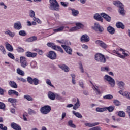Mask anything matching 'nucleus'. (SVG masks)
I'll return each mask as SVG.
<instances>
[{"mask_svg":"<svg viewBox=\"0 0 130 130\" xmlns=\"http://www.w3.org/2000/svg\"><path fill=\"white\" fill-rule=\"evenodd\" d=\"M83 27L84 25L82 24V23H76L75 27H73L71 28H70V27L66 26V31H67V32H74L75 31H77V30H79V29H81Z\"/></svg>","mask_w":130,"mask_h":130,"instance_id":"obj_1","label":"nucleus"},{"mask_svg":"<svg viewBox=\"0 0 130 130\" xmlns=\"http://www.w3.org/2000/svg\"><path fill=\"white\" fill-rule=\"evenodd\" d=\"M50 6L51 10L58 11L59 10V5L56 0H49Z\"/></svg>","mask_w":130,"mask_h":130,"instance_id":"obj_2","label":"nucleus"},{"mask_svg":"<svg viewBox=\"0 0 130 130\" xmlns=\"http://www.w3.org/2000/svg\"><path fill=\"white\" fill-rule=\"evenodd\" d=\"M47 45L48 47H51L54 50H57V51H60L61 53H63V50L61 47L57 46L54 43H47Z\"/></svg>","mask_w":130,"mask_h":130,"instance_id":"obj_3","label":"nucleus"},{"mask_svg":"<svg viewBox=\"0 0 130 130\" xmlns=\"http://www.w3.org/2000/svg\"><path fill=\"white\" fill-rule=\"evenodd\" d=\"M27 81L30 85H34L35 86H37L39 85L40 81L37 78H32L31 77L28 76L27 78Z\"/></svg>","mask_w":130,"mask_h":130,"instance_id":"obj_4","label":"nucleus"},{"mask_svg":"<svg viewBox=\"0 0 130 130\" xmlns=\"http://www.w3.org/2000/svg\"><path fill=\"white\" fill-rule=\"evenodd\" d=\"M113 4L117 7H119V12L121 15H124V8L123 5L120 1H114Z\"/></svg>","mask_w":130,"mask_h":130,"instance_id":"obj_5","label":"nucleus"},{"mask_svg":"<svg viewBox=\"0 0 130 130\" xmlns=\"http://www.w3.org/2000/svg\"><path fill=\"white\" fill-rule=\"evenodd\" d=\"M40 111L42 114H48L51 111V107L49 105H45L40 108Z\"/></svg>","mask_w":130,"mask_h":130,"instance_id":"obj_6","label":"nucleus"},{"mask_svg":"<svg viewBox=\"0 0 130 130\" xmlns=\"http://www.w3.org/2000/svg\"><path fill=\"white\" fill-rule=\"evenodd\" d=\"M104 79L105 81H107V82H108V83L112 88H113V87L115 86V81H114V79L109 75H106L104 76Z\"/></svg>","mask_w":130,"mask_h":130,"instance_id":"obj_7","label":"nucleus"},{"mask_svg":"<svg viewBox=\"0 0 130 130\" xmlns=\"http://www.w3.org/2000/svg\"><path fill=\"white\" fill-rule=\"evenodd\" d=\"M119 50L122 52L123 55L120 54V53H119L117 51H114V52L119 57H120V58H125V57H126V56H128V53H127V51L121 48L119 49Z\"/></svg>","mask_w":130,"mask_h":130,"instance_id":"obj_8","label":"nucleus"},{"mask_svg":"<svg viewBox=\"0 0 130 130\" xmlns=\"http://www.w3.org/2000/svg\"><path fill=\"white\" fill-rule=\"evenodd\" d=\"M95 59L98 61H100V62H105L106 61V59H105V57L104 55L98 53L95 55Z\"/></svg>","mask_w":130,"mask_h":130,"instance_id":"obj_9","label":"nucleus"},{"mask_svg":"<svg viewBox=\"0 0 130 130\" xmlns=\"http://www.w3.org/2000/svg\"><path fill=\"white\" fill-rule=\"evenodd\" d=\"M20 62L22 68H26V67L28 66V61H27V58H25V57H20Z\"/></svg>","mask_w":130,"mask_h":130,"instance_id":"obj_10","label":"nucleus"},{"mask_svg":"<svg viewBox=\"0 0 130 130\" xmlns=\"http://www.w3.org/2000/svg\"><path fill=\"white\" fill-rule=\"evenodd\" d=\"M47 56L50 59H56V53L53 51H50L47 54Z\"/></svg>","mask_w":130,"mask_h":130,"instance_id":"obj_11","label":"nucleus"},{"mask_svg":"<svg viewBox=\"0 0 130 130\" xmlns=\"http://www.w3.org/2000/svg\"><path fill=\"white\" fill-rule=\"evenodd\" d=\"M118 93L123 96V97H125L127 99L130 100V92L128 91H123V90H121L118 91Z\"/></svg>","mask_w":130,"mask_h":130,"instance_id":"obj_12","label":"nucleus"},{"mask_svg":"<svg viewBox=\"0 0 130 130\" xmlns=\"http://www.w3.org/2000/svg\"><path fill=\"white\" fill-rule=\"evenodd\" d=\"M93 28V30L99 31V32H103V31H104L103 27L100 26V25H99V23H95L94 24V26Z\"/></svg>","mask_w":130,"mask_h":130,"instance_id":"obj_13","label":"nucleus"},{"mask_svg":"<svg viewBox=\"0 0 130 130\" xmlns=\"http://www.w3.org/2000/svg\"><path fill=\"white\" fill-rule=\"evenodd\" d=\"M66 45H71V42L70 41H66ZM66 46V52L68 53V54H72V52H73V50L71 47Z\"/></svg>","mask_w":130,"mask_h":130,"instance_id":"obj_14","label":"nucleus"},{"mask_svg":"<svg viewBox=\"0 0 130 130\" xmlns=\"http://www.w3.org/2000/svg\"><path fill=\"white\" fill-rule=\"evenodd\" d=\"M8 101L12 104V106H13L14 108H16V105H17L16 103H18V100L15 98H8Z\"/></svg>","mask_w":130,"mask_h":130,"instance_id":"obj_15","label":"nucleus"},{"mask_svg":"<svg viewBox=\"0 0 130 130\" xmlns=\"http://www.w3.org/2000/svg\"><path fill=\"white\" fill-rule=\"evenodd\" d=\"M95 43L104 49H106L108 46L107 45H106V44H105V43L103 42L102 41L97 40L95 41Z\"/></svg>","mask_w":130,"mask_h":130,"instance_id":"obj_16","label":"nucleus"},{"mask_svg":"<svg viewBox=\"0 0 130 130\" xmlns=\"http://www.w3.org/2000/svg\"><path fill=\"white\" fill-rule=\"evenodd\" d=\"M10 126H11V127H12V128H13V129H14V130H21L22 129V128H21V126L19 124H18L15 122L11 123Z\"/></svg>","mask_w":130,"mask_h":130,"instance_id":"obj_17","label":"nucleus"},{"mask_svg":"<svg viewBox=\"0 0 130 130\" xmlns=\"http://www.w3.org/2000/svg\"><path fill=\"white\" fill-rule=\"evenodd\" d=\"M25 55L27 57H29L31 58H35L37 56V53H32L30 51H27L25 52Z\"/></svg>","mask_w":130,"mask_h":130,"instance_id":"obj_18","label":"nucleus"},{"mask_svg":"<svg viewBox=\"0 0 130 130\" xmlns=\"http://www.w3.org/2000/svg\"><path fill=\"white\" fill-rule=\"evenodd\" d=\"M75 100H76V103L75 104L74 106H73V109L76 110L80 107L81 105V103L80 102V101L78 98L73 99V101H75Z\"/></svg>","mask_w":130,"mask_h":130,"instance_id":"obj_19","label":"nucleus"},{"mask_svg":"<svg viewBox=\"0 0 130 130\" xmlns=\"http://www.w3.org/2000/svg\"><path fill=\"white\" fill-rule=\"evenodd\" d=\"M81 41L82 42H88L90 41V38L87 35H84L81 38Z\"/></svg>","mask_w":130,"mask_h":130,"instance_id":"obj_20","label":"nucleus"},{"mask_svg":"<svg viewBox=\"0 0 130 130\" xmlns=\"http://www.w3.org/2000/svg\"><path fill=\"white\" fill-rule=\"evenodd\" d=\"M101 16H102L104 19L107 21V22H110V21H111V17L104 13H101Z\"/></svg>","mask_w":130,"mask_h":130,"instance_id":"obj_21","label":"nucleus"},{"mask_svg":"<svg viewBox=\"0 0 130 130\" xmlns=\"http://www.w3.org/2000/svg\"><path fill=\"white\" fill-rule=\"evenodd\" d=\"M8 93L9 96H12V95H15L17 97L19 96V92L14 90L10 89L8 90Z\"/></svg>","mask_w":130,"mask_h":130,"instance_id":"obj_22","label":"nucleus"},{"mask_svg":"<svg viewBox=\"0 0 130 130\" xmlns=\"http://www.w3.org/2000/svg\"><path fill=\"white\" fill-rule=\"evenodd\" d=\"M90 83L92 85V88L94 90V91L96 92V94H98V95H100L101 93L100 92V90H99V86L93 84L92 82H90Z\"/></svg>","mask_w":130,"mask_h":130,"instance_id":"obj_23","label":"nucleus"},{"mask_svg":"<svg viewBox=\"0 0 130 130\" xmlns=\"http://www.w3.org/2000/svg\"><path fill=\"white\" fill-rule=\"evenodd\" d=\"M14 28L16 29V30H21V29H22V24H21L20 21H18L14 23Z\"/></svg>","mask_w":130,"mask_h":130,"instance_id":"obj_24","label":"nucleus"},{"mask_svg":"<svg viewBox=\"0 0 130 130\" xmlns=\"http://www.w3.org/2000/svg\"><path fill=\"white\" fill-rule=\"evenodd\" d=\"M48 97L51 100H55V94L52 91H49L48 93Z\"/></svg>","mask_w":130,"mask_h":130,"instance_id":"obj_25","label":"nucleus"},{"mask_svg":"<svg viewBox=\"0 0 130 130\" xmlns=\"http://www.w3.org/2000/svg\"><path fill=\"white\" fill-rule=\"evenodd\" d=\"M94 20H96V21H100V22H103V18L98 13L94 14Z\"/></svg>","mask_w":130,"mask_h":130,"instance_id":"obj_26","label":"nucleus"},{"mask_svg":"<svg viewBox=\"0 0 130 130\" xmlns=\"http://www.w3.org/2000/svg\"><path fill=\"white\" fill-rule=\"evenodd\" d=\"M85 125L88 126V127H93V126H96V125H99L100 123L99 122L95 123H85Z\"/></svg>","mask_w":130,"mask_h":130,"instance_id":"obj_27","label":"nucleus"},{"mask_svg":"<svg viewBox=\"0 0 130 130\" xmlns=\"http://www.w3.org/2000/svg\"><path fill=\"white\" fill-rule=\"evenodd\" d=\"M9 84L11 88H13L14 89H17L18 88V85L14 81H10Z\"/></svg>","mask_w":130,"mask_h":130,"instance_id":"obj_28","label":"nucleus"},{"mask_svg":"<svg viewBox=\"0 0 130 130\" xmlns=\"http://www.w3.org/2000/svg\"><path fill=\"white\" fill-rule=\"evenodd\" d=\"M37 40V37L32 36L30 38H28L25 40L26 42H33V41H36Z\"/></svg>","mask_w":130,"mask_h":130,"instance_id":"obj_29","label":"nucleus"},{"mask_svg":"<svg viewBox=\"0 0 130 130\" xmlns=\"http://www.w3.org/2000/svg\"><path fill=\"white\" fill-rule=\"evenodd\" d=\"M64 29V26H61L58 28L53 29V32L55 33H58V32H62Z\"/></svg>","mask_w":130,"mask_h":130,"instance_id":"obj_30","label":"nucleus"},{"mask_svg":"<svg viewBox=\"0 0 130 130\" xmlns=\"http://www.w3.org/2000/svg\"><path fill=\"white\" fill-rule=\"evenodd\" d=\"M107 30L109 32V33H110V34L113 35L115 33V29L111 26H109L107 28Z\"/></svg>","mask_w":130,"mask_h":130,"instance_id":"obj_31","label":"nucleus"},{"mask_svg":"<svg viewBox=\"0 0 130 130\" xmlns=\"http://www.w3.org/2000/svg\"><path fill=\"white\" fill-rule=\"evenodd\" d=\"M5 34H6L7 35H9L10 37H14L15 36V32H11L10 30L7 29L6 31H5Z\"/></svg>","mask_w":130,"mask_h":130,"instance_id":"obj_32","label":"nucleus"},{"mask_svg":"<svg viewBox=\"0 0 130 130\" xmlns=\"http://www.w3.org/2000/svg\"><path fill=\"white\" fill-rule=\"evenodd\" d=\"M117 85L120 89H122V88L124 87L125 84H124V82L122 81H117Z\"/></svg>","mask_w":130,"mask_h":130,"instance_id":"obj_33","label":"nucleus"},{"mask_svg":"<svg viewBox=\"0 0 130 130\" xmlns=\"http://www.w3.org/2000/svg\"><path fill=\"white\" fill-rule=\"evenodd\" d=\"M96 111L97 112H104V111H106V107L103 108L98 107L96 108Z\"/></svg>","mask_w":130,"mask_h":130,"instance_id":"obj_34","label":"nucleus"},{"mask_svg":"<svg viewBox=\"0 0 130 130\" xmlns=\"http://www.w3.org/2000/svg\"><path fill=\"white\" fill-rule=\"evenodd\" d=\"M17 73L18 75L20 76H25V72L21 70L20 68L17 69Z\"/></svg>","mask_w":130,"mask_h":130,"instance_id":"obj_35","label":"nucleus"},{"mask_svg":"<svg viewBox=\"0 0 130 130\" xmlns=\"http://www.w3.org/2000/svg\"><path fill=\"white\" fill-rule=\"evenodd\" d=\"M116 26L117 28L121 29H124V25L121 22H118L116 23Z\"/></svg>","mask_w":130,"mask_h":130,"instance_id":"obj_36","label":"nucleus"},{"mask_svg":"<svg viewBox=\"0 0 130 130\" xmlns=\"http://www.w3.org/2000/svg\"><path fill=\"white\" fill-rule=\"evenodd\" d=\"M72 13L73 16H74V17H77V16L79 15V11L76 10L75 9H72Z\"/></svg>","mask_w":130,"mask_h":130,"instance_id":"obj_37","label":"nucleus"},{"mask_svg":"<svg viewBox=\"0 0 130 130\" xmlns=\"http://www.w3.org/2000/svg\"><path fill=\"white\" fill-rule=\"evenodd\" d=\"M118 116H120V117H125V113L122 111H120L118 113Z\"/></svg>","mask_w":130,"mask_h":130,"instance_id":"obj_38","label":"nucleus"},{"mask_svg":"<svg viewBox=\"0 0 130 130\" xmlns=\"http://www.w3.org/2000/svg\"><path fill=\"white\" fill-rule=\"evenodd\" d=\"M73 113L77 117H78L79 118H82L83 116H82V115L80 113H76L75 111H73Z\"/></svg>","mask_w":130,"mask_h":130,"instance_id":"obj_39","label":"nucleus"},{"mask_svg":"<svg viewBox=\"0 0 130 130\" xmlns=\"http://www.w3.org/2000/svg\"><path fill=\"white\" fill-rule=\"evenodd\" d=\"M6 49L9 51H13V47H12V45L11 44H8L6 45Z\"/></svg>","mask_w":130,"mask_h":130,"instance_id":"obj_40","label":"nucleus"},{"mask_svg":"<svg viewBox=\"0 0 130 130\" xmlns=\"http://www.w3.org/2000/svg\"><path fill=\"white\" fill-rule=\"evenodd\" d=\"M107 110L109 112H112L114 110V106H109L108 107H106V110Z\"/></svg>","mask_w":130,"mask_h":130,"instance_id":"obj_41","label":"nucleus"},{"mask_svg":"<svg viewBox=\"0 0 130 130\" xmlns=\"http://www.w3.org/2000/svg\"><path fill=\"white\" fill-rule=\"evenodd\" d=\"M24 99H26L28 101H33V98L30 95H24Z\"/></svg>","mask_w":130,"mask_h":130,"instance_id":"obj_42","label":"nucleus"},{"mask_svg":"<svg viewBox=\"0 0 130 130\" xmlns=\"http://www.w3.org/2000/svg\"><path fill=\"white\" fill-rule=\"evenodd\" d=\"M29 15L31 18H35V12L33 10H30L29 11Z\"/></svg>","mask_w":130,"mask_h":130,"instance_id":"obj_43","label":"nucleus"},{"mask_svg":"<svg viewBox=\"0 0 130 130\" xmlns=\"http://www.w3.org/2000/svg\"><path fill=\"white\" fill-rule=\"evenodd\" d=\"M110 70L108 67H103L101 68V71L102 72H109Z\"/></svg>","mask_w":130,"mask_h":130,"instance_id":"obj_44","label":"nucleus"},{"mask_svg":"<svg viewBox=\"0 0 130 130\" xmlns=\"http://www.w3.org/2000/svg\"><path fill=\"white\" fill-rule=\"evenodd\" d=\"M36 111H35L34 110H32V109H28V114H30V115L36 114Z\"/></svg>","mask_w":130,"mask_h":130,"instance_id":"obj_45","label":"nucleus"},{"mask_svg":"<svg viewBox=\"0 0 130 130\" xmlns=\"http://www.w3.org/2000/svg\"><path fill=\"white\" fill-rule=\"evenodd\" d=\"M19 35H20V36H26L27 35V33H26L25 30H20L19 31Z\"/></svg>","mask_w":130,"mask_h":130,"instance_id":"obj_46","label":"nucleus"},{"mask_svg":"<svg viewBox=\"0 0 130 130\" xmlns=\"http://www.w3.org/2000/svg\"><path fill=\"white\" fill-rule=\"evenodd\" d=\"M68 124L69 126H70L71 127H73V128H76V125L73 123V121H69L68 122Z\"/></svg>","mask_w":130,"mask_h":130,"instance_id":"obj_47","label":"nucleus"},{"mask_svg":"<svg viewBox=\"0 0 130 130\" xmlns=\"http://www.w3.org/2000/svg\"><path fill=\"white\" fill-rule=\"evenodd\" d=\"M0 50L1 51H2L3 54H6V53H7L5 47H4V46H3L2 45L0 46Z\"/></svg>","mask_w":130,"mask_h":130,"instance_id":"obj_48","label":"nucleus"},{"mask_svg":"<svg viewBox=\"0 0 130 130\" xmlns=\"http://www.w3.org/2000/svg\"><path fill=\"white\" fill-rule=\"evenodd\" d=\"M113 103L116 106H119V105L121 104V103L117 100H114Z\"/></svg>","mask_w":130,"mask_h":130,"instance_id":"obj_49","label":"nucleus"},{"mask_svg":"<svg viewBox=\"0 0 130 130\" xmlns=\"http://www.w3.org/2000/svg\"><path fill=\"white\" fill-rule=\"evenodd\" d=\"M16 50L18 52H24L25 51V50L21 47H18Z\"/></svg>","mask_w":130,"mask_h":130,"instance_id":"obj_50","label":"nucleus"},{"mask_svg":"<svg viewBox=\"0 0 130 130\" xmlns=\"http://www.w3.org/2000/svg\"><path fill=\"white\" fill-rule=\"evenodd\" d=\"M46 84H47V85H49V86H50L51 87H52V88H54V86H53V85L51 84V81H50V80L47 79Z\"/></svg>","mask_w":130,"mask_h":130,"instance_id":"obj_51","label":"nucleus"},{"mask_svg":"<svg viewBox=\"0 0 130 130\" xmlns=\"http://www.w3.org/2000/svg\"><path fill=\"white\" fill-rule=\"evenodd\" d=\"M104 99H112V98H113V96H112V95L111 94H108L106 95H105L104 96Z\"/></svg>","mask_w":130,"mask_h":130,"instance_id":"obj_52","label":"nucleus"},{"mask_svg":"<svg viewBox=\"0 0 130 130\" xmlns=\"http://www.w3.org/2000/svg\"><path fill=\"white\" fill-rule=\"evenodd\" d=\"M58 67L62 70V71H64V72H66V65L65 64H60L58 65Z\"/></svg>","mask_w":130,"mask_h":130,"instance_id":"obj_53","label":"nucleus"},{"mask_svg":"<svg viewBox=\"0 0 130 130\" xmlns=\"http://www.w3.org/2000/svg\"><path fill=\"white\" fill-rule=\"evenodd\" d=\"M112 119L114 121H117V122L120 121V118H116V117L114 116H112Z\"/></svg>","mask_w":130,"mask_h":130,"instance_id":"obj_54","label":"nucleus"},{"mask_svg":"<svg viewBox=\"0 0 130 130\" xmlns=\"http://www.w3.org/2000/svg\"><path fill=\"white\" fill-rule=\"evenodd\" d=\"M6 108V104L3 102H0V109H5Z\"/></svg>","mask_w":130,"mask_h":130,"instance_id":"obj_55","label":"nucleus"},{"mask_svg":"<svg viewBox=\"0 0 130 130\" xmlns=\"http://www.w3.org/2000/svg\"><path fill=\"white\" fill-rule=\"evenodd\" d=\"M0 129L8 130V127H7V126H5L4 127V124H0Z\"/></svg>","mask_w":130,"mask_h":130,"instance_id":"obj_56","label":"nucleus"},{"mask_svg":"<svg viewBox=\"0 0 130 130\" xmlns=\"http://www.w3.org/2000/svg\"><path fill=\"white\" fill-rule=\"evenodd\" d=\"M34 21H35V22H37V23H38V24H41L42 21L41 20H39V19L37 18L36 17H34L33 18Z\"/></svg>","mask_w":130,"mask_h":130,"instance_id":"obj_57","label":"nucleus"},{"mask_svg":"<svg viewBox=\"0 0 130 130\" xmlns=\"http://www.w3.org/2000/svg\"><path fill=\"white\" fill-rule=\"evenodd\" d=\"M18 80H19L20 82H22V83L27 82V80L25 79H24L23 78H18Z\"/></svg>","mask_w":130,"mask_h":130,"instance_id":"obj_58","label":"nucleus"},{"mask_svg":"<svg viewBox=\"0 0 130 130\" xmlns=\"http://www.w3.org/2000/svg\"><path fill=\"white\" fill-rule=\"evenodd\" d=\"M8 56L12 59H15V56H14V55L12 53H9Z\"/></svg>","mask_w":130,"mask_h":130,"instance_id":"obj_59","label":"nucleus"},{"mask_svg":"<svg viewBox=\"0 0 130 130\" xmlns=\"http://www.w3.org/2000/svg\"><path fill=\"white\" fill-rule=\"evenodd\" d=\"M57 42L60 43V44H66V41L64 40H57Z\"/></svg>","mask_w":130,"mask_h":130,"instance_id":"obj_60","label":"nucleus"},{"mask_svg":"<svg viewBox=\"0 0 130 130\" xmlns=\"http://www.w3.org/2000/svg\"><path fill=\"white\" fill-rule=\"evenodd\" d=\"M79 69H81L82 73H84V69H83V66L82 65V62H80L79 63Z\"/></svg>","mask_w":130,"mask_h":130,"instance_id":"obj_61","label":"nucleus"},{"mask_svg":"<svg viewBox=\"0 0 130 130\" xmlns=\"http://www.w3.org/2000/svg\"><path fill=\"white\" fill-rule=\"evenodd\" d=\"M89 130H101V128L99 126L91 128Z\"/></svg>","mask_w":130,"mask_h":130,"instance_id":"obj_62","label":"nucleus"},{"mask_svg":"<svg viewBox=\"0 0 130 130\" xmlns=\"http://www.w3.org/2000/svg\"><path fill=\"white\" fill-rule=\"evenodd\" d=\"M30 66L31 68H36V62L35 61H32L30 63Z\"/></svg>","mask_w":130,"mask_h":130,"instance_id":"obj_63","label":"nucleus"},{"mask_svg":"<svg viewBox=\"0 0 130 130\" xmlns=\"http://www.w3.org/2000/svg\"><path fill=\"white\" fill-rule=\"evenodd\" d=\"M126 112L128 113V115H130V106H128L126 109Z\"/></svg>","mask_w":130,"mask_h":130,"instance_id":"obj_64","label":"nucleus"}]
</instances>
